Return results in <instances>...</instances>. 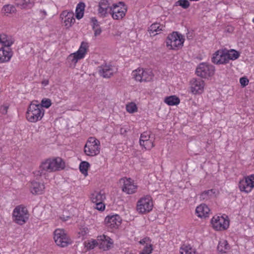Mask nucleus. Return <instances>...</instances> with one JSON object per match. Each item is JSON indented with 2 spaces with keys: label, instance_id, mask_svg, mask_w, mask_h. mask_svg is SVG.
I'll use <instances>...</instances> for the list:
<instances>
[{
  "label": "nucleus",
  "instance_id": "1",
  "mask_svg": "<svg viewBox=\"0 0 254 254\" xmlns=\"http://www.w3.org/2000/svg\"><path fill=\"white\" fill-rule=\"evenodd\" d=\"M65 167V163L61 158L47 159L43 162L39 167V170L36 174L37 176H41L47 172H52L63 170Z\"/></svg>",
  "mask_w": 254,
  "mask_h": 254
},
{
  "label": "nucleus",
  "instance_id": "2",
  "mask_svg": "<svg viewBox=\"0 0 254 254\" xmlns=\"http://www.w3.org/2000/svg\"><path fill=\"white\" fill-rule=\"evenodd\" d=\"M184 41V36L178 32L174 31L167 36L166 47L169 50L177 51L182 48Z\"/></svg>",
  "mask_w": 254,
  "mask_h": 254
},
{
  "label": "nucleus",
  "instance_id": "3",
  "mask_svg": "<svg viewBox=\"0 0 254 254\" xmlns=\"http://www.w3.org/2000/svg\"><path fill=\"white\" fill-rule=\"evenodd\" d=\"M41 109V106L31 103L26 112L27 120L32 123H35L42 119L44 115V111Z\"/></svg>",
  "mask_w": 254,
  "mask_h": 254
},
{
  "label": "nucleus",
  "instance_id": "4",
  "mask_svg": "<svg viewBox=\"0 0 254 254\" xmlns=\"http://www.w3.org/2000/svg\"><path fill=\"white\" fill-rule=\"evenodd\" d=\"M100 146L99 140L94 137H90L84 146V151L87 156H96L100 153Z\"/></svg>",
  "mask_w": 254,
  "mask_h": 254
},
{
  "label": "nucleus",
  "instance_id": "5",
  "mask_svg": "<svg viewBox=\"0 0 254 254\" xmlns=\"http://www.w3.org/2000/svg\"><path fill=\"white\" fill-rule=\"evenodd\" d=\"M13 221L17 224L22 225L25 224L29 218V213L26 207L20 205L17 206L12 213Z\"/></svg>",
  "mask_w": 254,
  "mask_h": 254
},
{
  "label": "nucleus",
  "instance_id": "6",
  "mask_svg": "<svg viewBox=\"0 0 254 254\" xmlns=\"http://www.w3.org/2000/svg\"><path fill=\"white\" fill-rule=\"evenodd\" d=\"M127 12V7L123 1L113 4L110 8V10L109 11V14L115 20L122 19L125 16Z\"/></svg>",
  "mask_w": 254,
  "mask_h": 254
},
{
  "label": "nucleus",
  "instance_id": "7",
  "mask_svg": "<svg viewBox=\"0 0 254 254\" xmlns=\"http://www.w3.org/2000/svg\"><path fill=\"white\" fill-rule=\"evenodd\" d=\"M54 239L56 244L62 248L68 246L72 241L63 229H57L54 231Z\"/></svg>",
  "mask_w": 254,
  "mask_h": 254
},
{
  "label": "nucleus",
  "instance_id": "8",
  "mask_svg": "<svg viewBox=\"0 0 254 254\" xmlns=\"http://www.w3.org/2000/svg\"><path fill=\"white\" fill-rule=\"evenodd\" d=\"M153 206L151 197L150 195H146L137 201L136 210L139 214H145L152 210Z\"/></svg>",
  "mask_w": 254,
  "mask_h": 254
},
{
  "label": "nucleus",
  "instance_id": "9",
  "mask_svg": "<svg viewBox=\"0 0 254 254\" xmlns=\"http://www.w3.org/2000/svg\"><path fill=\"white\" fill-rule=\"evenodd\" d=\"M132 78L139 82H149L153 79L154 75L149 69L138 68L132 72Z\"/></svg>",
  "mask_w": 254,
  "mask_h": 254
},
{
  "label": "nucleus",
  "instance_id": "10",
  "mask_svg": "<svg viewBox=\"0 0 254 254\" xmlns=\"http://www.w3.org/2000/svg\"><path fill=\"white\" fill-rule=\"evenodd\" d=\"M215 67L210 64L202 63L198 64L195 70L196 75L204 78L211 77L214 73Z\"/></svg>",
  "mask_w": 254,
  "mask_h": 254
},
{
  "label": "nucleus",
  "instance_id": "11",
  "mask_svg": "<svg viewBox=\"0 0 254 254\" xmlns=\"http://www.w3.org/2000/svg\"><path fill=\"white\" fill-rule=\"evenodd\" d=\"M211 223L213 228L217 231L226 230L229 226V220L227 216L225 218L223 216H214L211 220Z\"/></svg>",
  "mask_w": 254,
  "mask_h": 254
},
{
  "label": "nucleus",
  "instance_id": "12",
  "mask_svg": "<svg viewBox=\"0 0 254 254\" xmlns=\"http://www.w3.org/2000/svg\"><path fill=\"white\" fill-rule=\"evenodd\" d=\"M88 48V43L82 42L79 49L76 52L70 54L68 57V60L72 63H76L79 60L84 58Z\"/></svg>",
  "mask_w": 254,
  "mask_h": 254
},
{
  "label": "nucleus",
  "instance_id": "13",
  "mask_svg": "<svg viewBox=\"0 0 254 254\" xmlns=\"http://www.w3.org/2000/svg\"><path fill=\"white\" fill-rule=\"evenodd\" d=\"M122 219L118 214L109 215L105 219L104 223L108 229H117L122 223Z\"/></svg>",
  "mask_w": 254,
  "mask_h": 254
},
{
  "label": "nucleus",
  "instance_id": "14",
  "mask_svg": "<svg viewBox=\"0 0 254 254\" xmlns=\"http://www.w3.org/2000/svg\"><path fill=\"white\" fill-rule=\"evenodd\" d=\"M211 62L215 64H225L228 63L226 49H219L212 55Z\"/></svg>",
  "mask_w": 254,
  "mask_h": 254
},
{
  "label": "nucleus",
  "instance_id": "15",
  "mask_svg": "<svg viewBox=\"0 0 254 254\" xmlns=\"http://www.w3.org/2000/svg\"><path fill=\"white\" fill-rule=\"evenodd\" d=\"M98 246L100 249L108 251L111 249V245L113 244V240L109 236L103 235L97 237Z\"/></svg>",
  "mask_w": 254,
  "mask_h": 254
},
{
  "label": "nucleus",
  "instance_id": "16",
  "mask_svg": "<svg viewBox=\"0 0 254 254\" xmlns=\"http://www.w3.org/2000/svg\"><path fill=\"white\" fill-rule=\"evenodd\" d=\"M98 14L102 18L106 17L109 14L111 5L109 0H101L98 5Z\"/></svg>",
  "mask_w": 254,
  "mask_h": 254
},
{
  "label": "nucleus",
  "instance_id": "17",
  "mask_svg": "<svg viewBox=\"0 0 254 254\" xmlns=\"http://www.w3.org/2000/svg\"><path fill=\"white\" fill-rule=\"evenodd\" d=\"M120 181H123L124 184L122 187L123 191L129 194L135 192L137 189V186L134 185L130 178L122 179Z\"/></svg>",
  "mask_w": 254,
  "mask_h": 254
},
{
  "label": "nucleus",
  "instance_id": "18",
  "mask_svg": "<svg viewBox=\"0 0 254 254\" xmlns=\"http://www.w3.org/2000/svg\"><path fill=\"white\" fill-rule=\"evenodd\" d=\"M191 91L194 94H201L203 91L204 81L202 79L193 78L190 81Z\"/></svg>",
  "mask_w": 254,
  "mask_h": 254
},
{
  "label": "nucleus",
  "instance_id": "19",
  "mask_svg": "<svg viewBox=\"0 0 254 254\" xmlns=\"http://www.w3.org/2000/svg\"><path fill=\"white\" fill-rule=\"evenodd\" d=\"M74 13L73 12H67L64 11L61 14V17L62 20H64V25L67 28L70 27L75 22V19L74 18Z\"/></svg>",
  "mask_w": 254,
  "mask_h": 254
},
{
  "label": "nucleus",
  "instance_id": "20",
  "mask_svg": "<svg viewBox=\"0 0 254 254\" xmlns=\"http://www.w3.org/2000/svg\"><path fill=\"white\" fill-rule=\"evenodd\" d=\"M29 187L30 191L33 194H42L45 189L43 184L36 181L31 182Z\"/></svg>",
  "mask_w": 254,
  "mask_h": 254
},
{
  "label": "nucleus",
  "instance_id": "21",
  "mask_svg": "<svg viewBox=\"0 0 254 254\" xmlns=\"http://www.w3.org/2000/svg\"><path fill=\"white\" fill-rule=\"evenodd\" d=\"M5 50L4 47L0 49V63H3L8 62L12 57L11 49Z\"/></svg>",
  "mask_w": 254,
  "mask_h": 254
},
{
  "label": "nucleus",
  "instance_id": "22",
  "mask_svg": "<svg viewBox=\"0 0 254 254\" xmlns=\"http://www.w3.org/2000/svg\"><path fill=\"white\" fill-rule=\"evenodd\" d=\"M100 68L99 74L104 78H110L113 75V68L111 65H102Z\"/></svg>",
  "mask_w": 254,
  "mask_h": 254
},
{
  "label": "nucleus",
  "instance_id": "23",
  "mask_svg": "<svg viewBox=\"0 0 254 254\" xmlns=\"http://www.w3.org/2000/svg\"><path fill=\"white\" fill-rule=\"evenodd\" d=\"M210 211L208 207L205 204H200L196 208L195 213L197 216L200 218L206 217Z\"/></svg>",
  "mask_w": 254,
  "mask_h": 254
},
{
  "label": "nucleus",
  "instance_id": "24",
  "mask_svg": "<svg viewBox=\"0 0 254 254\" xmlns=\"http://www.w3.org/2000/svg\"><path fill=\"white\" fill-rule=\"evenodd\" d=\"M15 3L21 9L31 8L34 5V0H15Z\"/></svg>",
  "mask_w": 254,
  "mask_h": 254
},
{
  "label": "nucleus",
  "instance_id": "25",
  "mask_svg": "<svg viewBox=\"0 0 254 254\" xmlns=\"http://www.w3.org/2000/svg\"><path fill=\"white\" fill-rule=\"evenodd\" d=\"M13 43L14 41L11 37L5 34H0V43L3 46L2 47H5L8 49Z\"/></svg>",
  "mask_w": 254,
  "mask_h": 254
},
{
  "label": "nucleus",
  "instance_id": "26",
  "mask_svg": "<svg viewBox=\"0 0 254 254\" xmlns=\"http://www.w3.org/2000/svg\"><path fill=\"white\" fill-rule=\"evenodd\" d=\"M91 201L93 203L103 201L105 199V195L104 193H102L101 191H95L91 195Z\"/></svg>",
  "mask_w": 254,
  "mask_h": 254
},
{
  "label": "nucleus",
  "instance_id": "27",
  "mask_svg": "<svg viewBox=\"0 0 254 254\" xmlns=\"http://www.w3.org/2000/svg\"><path fill=\"white\" fill-rule=\"evenodd\" d=\"M85 3L83 2H80L76 6L75 10V17L77 19H80L83 16Z\"/></svg>",
  "mask_w": 254,
  "mask_h": 254
},
{
  "label": "nucleus",
  "instance_id": "28",
  "mask_svg": "<svg viewBox=\"0 0 254 254\" xmlns=\"http://www.w3.org/2000/svg\"><path fill=\"white\" fill-rule=\"evenodd\" d=\"M164 102L169 106H174L178 105L180 102L179 97L175 95H171L165 98Z\"/></svg>",
  "mask_w": 254,
  "mask_h": 254
},
{
  "label": "nucleus",
  "instance_id": "29",
  "mask_svg": "<svg viewBox=\"0 0 254 254\" xmlns=\"http://www.w3.org/2000/svg\"><path fill=\"white\" fill-rule=\"evenodd\" d=\"M239 188L241 191L245 192L247 193L250 192L253 189V188L250 187L249 183H248L244 179L240 181L239 183Z\"/></svg>",
  "mask_w": 254,
  "mask_h": 254
},
{
  "label": "nucleus",
  "instance_id": "30",
  "mask_svg": "<svg viewBox=\"0 0 254 254\" xmlns=\"http://www.w3.org/2000/svg\"><path fill=\"white\" fill-rule=\"evenodd\" d=\"M227 52V59L228 60V62L229 63L230 60H235L238 59L240 55V53L235 50L231 49L230 50H228L226 49Z\"/></svg>",
  "mask_w": 254,
  "mask_h": 254
},
{
  "label": "nucleus",
  "instance_id": "31",
  "mask_svg": "<svg viewBox=\"0 0 254 254\" xmlns=\"http://www.w3.org/2000/svg\"><path fill=\"white\" fill-rule=\"evenodd\" d=\"M165 26L158 23L152 24L149 27V31L150 34H153L154 32H160L164 30Z\"/></svg>",
  "mask_w": 254,
  "mask_h": 254
},
{
  "label": "nucleus",
  "instance_id": "32",
  "mask_svg": "<svg viewBox=\"0 0 254 254\" xmlns=\"http://www.w3.org/2000/svg\"><path fill=\"white\" fill-rule=\"evenodd\" d=\"M229 249V246L226 240H222L219 242L217 250L221 253H226V251Z\"/></svg>",
  "mask_w": 254,
  "mask_h": 254
},
{
  "label": "nucleus",
  "instance_id": "33",
  "mask_svg": "<svg viewBox=\"0 0 254 254\" xmlns=\"http://www.w3.org/2000/svg\"><path fill=\"white\" fill-rule=\"evenodd\" d=\"M16 9L14 6L10 4L4 5L2 8V13L5 15L15 13Z\"/></svg>",
  "mask_w": 254,
  "mask_h": 254
},
{
  "label": "nucleus",
  "instance_id": "34",
  "mask_svg": "<svg viewBox=\"0 0 254 254\" xmlns=\"http://www.w3.org/2000/svg\"><path fill=\"white\" fill-rule=\"evenodd\" d=\"M90 167V164L87 161H82L79 165V170L81 173L85 176L87 175L88 169Z\"/></svg>",
  "mask_w": 254,
  "mask_h": 254
},
{
  "label": "nucleus",
  "instance_id": "35",
  "mask_svg": "<svg viewBox=\"0 0 254 254\" xmlns=\"http://www.w3.org/2000/svg\"><path fill=\"white\" fill-rule=\"evenodd\" d=\"M181 254H195V251L190 246H184L181 249Z\"/></svg>",
  "mask_w": 254,
  "mask_h": 254
},
{
  "label": "nucleus",
  "instance_id": "36",
  "mask_svg": "<svg viewBox=\"0 0 254 254\" xmlns=\"http://www.w3.org/2000/svg\"><path fill=\"white\" fill-rule=\"evenodd\" d=\"M98 242L96 240H92L88 243H84L85 247L86 248L87 250L93 249L95 247L98 246Z\"/></svg>",
  "mask_w": 254,
  "mask_h": 254
},
{
  "label": "nucleus",
  "instance_id": "37",
  "mask_svg": "<svg viewBox=\"0 0 254 254\" xmlns=\"http://www.w3.org/2000/svg\"><path fill=\"white\" fill-rule=\"evenodd\" d=\"M51 104L52 103L50 99L44 98L42 100L41 104L38 105L39 106H41V110L44 111V110L43 108V107L48 108L51 106Z\"/></svg>",
  "mask_w": 254,
  "mask_h": 254
},
{
  "label": "nucleus",
  "instance_id": "38",
  "mask_svg": "<svg viewBox=\"0 0 254 254\" xmlns=\"http://www.w3.org/2000/svg\"><path fill=\"white\" fill-rule=\"evenodd\" d=\"M213 190H209L203 191L200 195V198L202 199H208L210 198V196L213 193H214Z\"/></svg>",
  "mask_w": 254,
  "mask_h": 254
},
{
  "label": "nucleus",
  "instance_id": "39",
  "mask_svg": "<svg viewBox=\"0 0 254 254\" xmlns=\"http://www.w3.org/2000/svg\"><path fill=\"white\" fill-rule=\"evenodd\" d=\"M126 110L129 113H133L137 111V107L135 103H130L126 105Z\"/></svg>",
  "mask_w": 254,
  "mask_h": 254
},
{
  "label": "nucleus",
  "instance_id": "40",
  "mask_svg": "<svg viewBox=\"0 0 254 254\" xmlns=\"http://www.w3.org/2000/svg\"><path fill=\"white\" fill-rule=\"evenodd\" d=\"M176 5H179L184 9H187L190 6V3L188 0H179L176 2Z\"/></svg>",
  "mask_w": 254,
  "mask_h": 254
},
{
  "label": "nucleus",
  "instance_id": "41",
  "mask_svg": "<svg viewBox=\"0 0 254 254\" xmlns=\"http://www.w3.org/2000/svg\"><path fill=\"white\" fill-rule=\"evenodd\" d=\"M244 180L249 183L251 188H254V174L245 177Z\"/></svg>",
  "mask_w": 254,
  "mask_h": 254
},
{
  "label": "nucleus",
  "instance_id": "42",
  "mask_svg": "<svg viewBox=\"0 0 254 254\" xmlns=\"http://www.w3.org/2000/svg\"><path fill=\"white\" fill-rule=\"evenodd\" d=\"M149 134L147 132H144L142 133L140 135L139 139L140 145H143L144 141L149 139Z\"/></svg>",
  "mask_w": 254,
  "mask_h": 254
},
{
  "label": "nucleus",
  "instance_id": "43",
  "mask_svg": "<svg viewBox=\"0 0 254 254\" xmlns=\"http://www.w3.org/2000/svg\"><path fill=\"white\" fill-rule=\"evenodd\" d=\"M153 251L152 245L151 244L146 245L143 248L142 251L139 254H150Z\"/></svg>",
  "mask_w": 254,
  "mask_h": 254
},
{
  "label": "nucleus",
  "instance_id": "44",
  "mask_svg": "<svg viewBox=\"0 0 254 254\" xmlns=\"http://www.w3.org/2000/svg\"><path fill=\"white\" fill-rule=\"evenodd\" d=\"M140 145L144 147L146 149L148 150L151 149L154 146L153 142L149 139L146 141H145L143 145Z\"/></svg>",
  "mask_w": 254,
  "mask_h": 254
},
{
  "label": "nucleus",
  "instance_id": "45",
  "mask_svg": "<svg viewBox=\"0 0 254 254\" xmlns=\"http://www.w3.org/2000/svg\"><path fill=\"white\" fill-rule=\"evenodd\" d=\"M91 23H92V27L93 30L100 27L99 22L96 17H92L90 19Z\"/></svg>",
  "mask_w": 254,
  "mask_h": 254
},
{
  "label": "nucleus",
  "instance_id": "46",
  "mask_svg": "<svg viewBox=\"0 0 254 254\" xmlns=\"http://www.w3.org/2000/svg\"><path fill=\"white\" fill-rule=\"evenodd\" d=\"M96 205V209L100 211H103L105 208V205L103 201L95 203Z\"/></svg>",
  "mask_w": 254,
  "mask_h": 254
},
{
  "label": "nucleus",
  "instance_id": "47",
  "mask_svg": "<svg viewBox=\"0 0 254 254\" xmlns=\"http://www.w3.org/2000/svg\"><path fill=\"white\" fill-rule=\"evenodd\" d=\"M249 82V79L246 77H242L240 79V83L242 87L247 86Z\"/></svg>",
  "mask_w": 254,
  "mask_h": 254
},
{
  "label": "nucleus",
  "instance_id": "48",
  "mask_svg": "<svg viewBox=\"0 0 254 254\" xmlns=\"http://www.w3.org/2000/svg\"><path fill=\"white\" fill-rule=\"evenodd\" d=\"M94 31V36L95 37H97L99 35H100L102 32V29L100 27H97V28H96L95 29L93 30Z\"/></svg>",
  "mask_w": 254,
  "mask_h": 254
},
{
  "label": "nucleus",
  "instance_id": "49",
  "mask_svg": "<svg viewBox=\"0 0 254 254\" xmlns=\"http://www.w3.org/2000/svg\"><path fill=\"white\" fill-rule=\"evenodd\" d=\"M88 232V230L87 228L85 227L82 228L81 231L79 232V234L84 236L87 234Z\"/></svg>",
  "mask_w": 254,
  "mask_h": 254
},
{
  "label": "nucleus",
  "instance_id": "50",
  "mask_svg": "<svg viewBox=\"0 0 254 254\" xmlns=\"http://www.w3.org/2000/svg\"><path fill=\"white\" fill-rule=\"evenodd\" d=\"M7 109L8 106H1L0 107V112L2 114H6L7 113Z\"/></svg>",
  "mask_w": 254,
  "mask_h": 254
},
{
  "label": "nucleus",
  "instance_id": "51",
  "mask_svg": "<svg viewBox=\"0 0 254 254\" xmlns=\"http://www.w3.org/2000/svg\"><path fill=\"white\" fill-rule=\"evenodd\" d=\"M150 240V239L148 237H145L144 238V239L141 240L140 241H139V243L141 245H144L146 242L147 241H149Z\"/></svg>",
  "mask_w": 254,
  "mask_h": 254
},
{
  "label": "nucleus",
  "instance_id": "52",
  "mask_svg": "<svg viewBox=\"0 0 254 254\" xmlns=\"http://www.w3.org/2000/svg\"><path fill=\"white\" fill-rule=\"evenodd\" d=\"M42 84L44 86H46L49 84V81L48 80H44L42 82Z\"/></svg>",
  "mask_w": 254,
  "mask_h": 254
},
{
  "label": "nucleus",
  "instance_id": "53",
  "mask_svg": "<svg viewBox=\"0 0 254 254\" xmlns=\"http://www.w3.org/2000/svg\"><path fill=\"white\" fill-rule=\"evenodd\" d=\"M126 132V130L125 128H121L120 129V133L122 134L125 133Z\"/></svg>",
  "mask_w": 254,
  "mask_h": 254
},
{
  "label": "nucleus",
  "instance_id": "54",
  "mask_svg": "<svg viewBox=\"0 0 254 254\" xmlns=\"http://www.w3.org/2000/svg\"><path fill=\"white\" fill-rule=\"evenodd\" d=\"M253 22L254 23V18L253 19Z\"/></svg>",
  "mask_w": 254,
  "mask_h": 254
}]
</instances>
